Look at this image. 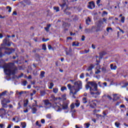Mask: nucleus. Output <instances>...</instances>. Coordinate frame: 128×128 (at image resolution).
<instances>
[{"instance_id": "f257e3e1", "label": "nucleus", "mask_w": 128, "mask_h": 128, "mask_svg": "<svg viewBox=\"0 0 128 128\" xmlns=\"http://www.w3.org/2000/svg\"><path fill=\"white\" fill-rule=\"evenodd\" d=\"M74 86H77L76 88L75 86H72V84H68L67 86L70 90V94H72L73 96L76 94V92H79L80 90H82V84L81 81H76L74 83Z\"/></svg>"}, {"instance_id": "f03ea898", "label": "nucleus", "mask_w": 128, "mask_h": 128, "mask_svg": "<svg viewBox=\"0 0 128 128\" xmlns=\"http://www.w3.org/2000/svg\"><path fill=\"white\" fill-rule=\"evenodd\" d=\"M8 67L9 68L4 69V72L5 74H6L7 76H10L12 74L13 76H14V74H16V72L18 70V68H16L12 70V68L10 65L8 66Z\"/></svg>"}, {"instance_id": "7ed1b4c3", "label": "nucleus", "mask_w": 128, "mask_h": 128, "mask_svg": "<svg viewBox=\"0 0 128 128\" xmlns=\"http://www.w3.org/2000/svg\"><path fill=\"white\" fill-rule=\"evenodd\" d=\"M88 84H90L92 87H90V92L93 90L94 92H96L98 90V84L96 82H88Z\"/></svg>"}, {"instance_id": "20e7f679", "label": "nucleus", "mask_w": 128, "mask_h": 128, "mask_svg": "<svg viewBox=\"0 0 128 128\" xmlns=\"http://www.w3.org/2000/svg\"><path fill=\"white\" fill-rule=\"evenodd\" d=\"M104 26H102V25L97 24L96 30V26H93L92 28V32H102V30Z\"/></svg>"}, {"instance_id": "39448f33", "label": "nucleus", "mask_w": 128, "mask_h": 128, "mask_svg": "<svg viewBox=\"0 0 128 128\" xmlns=\"http://www.w3.org/2000/svg\"><path fill=\"white\" fill-rule=\"evenodd\" d=\"M88 4V8H90V10H92V8H96V4H94V1L90 2Z\"/></svg>"}, {"instance_id": "423d86ee", "label": "nucleus", "mask_w": 128, "mask_h": 128, "mask_svg": "<svg viewBox=\"0 0 128 128\" xmlns=\"http://www.w3.org/2000/svg\"><path fill=\"white\" fill-rule=\"evenodd\" d=\"M6 50H8V51L6 52V54H8V56H10V54H12L14 52L16 51V50L14 48H6Z\"/></svg>"}, {"instance_id": "0eeeda50", "label": "nucleus", "mask_w": 128, "mask_h": 128, "mask_svg": "<svg viewBox=\"0 0 128 128\" xmlns=\"http://www.w3.org/2000/svg\"><path fill=\"white\" fill-rule=\"evenodd\" d=\"M70 8L67 7L66 9L64 10V14H66V16H70L72 14L71 12H70Z\"/></svg>"}, {"instance_id": "6e6552de", "label": "nucleus", "mask_w": 128, "mask_h": 128, "mask_svg": "<svg viewBox=\"0 0 128 128\" xmlns=\"http://www.w3.org/2000/svg\"><path fill=\"white\" fill-rule=\"evenodd\" d=\"M68 2V0H62V4H60V6H61L62 10L64 6H66V8H68V5L66 4Z\"/></svg>"}, {"instance_id": "1a4fd4ad", "label": "nucleus", "mask_w": 128, "mask_h": 128, "mask_svg": "<svg viewBox=\"0 0 128 128\" xmlns=\"http://www.w3.org/2000/svg\"><path fill=\"white\" fill-rule=\"evenodd\" d=\"M7 44H8V40L6 38L3 40V43L1 44V46L2 47H0V50H2L4 48V47L6 46Z\"/></svg>"}, {"instance_id": "9d476101", "label": "nucleus", "mask_w": 128, "mask_h": 128, "mask_svg": "<svg viewBox=\"0 0 128 128\" xmlns=\"http://www.w3.org/2000/svg\"><path fill=\"white\" fill-rule=\"evenodd\" d=\"M43 102L46 106H52V103L50 102V101L48 100H44Z\"/></svg>"}, {"instance_id": "9b49d317", "label": "nucleus", "mask_w": 128, "mask_h": 128, "mask_svg": "<svg viewBox=\"0 0 128 128\" xmlns=\"http://www.w3.org/2000/svg\"><path fill=\"white\" fill-rule=\"evenodd\" d=\"M6 114H8V112H6V110L4 108H0V114L6 115Z\"/></svg>"}, {"instance_id": "f8f14e48", "label": "nucleus", "mask_w": 128, "mask_h": 128, "mask_svg": "<svg viewBox=\"0 0 128 128\" xmlns=\"http://www.w3.org/2000/svg\"><path fill=\"white\" fill-rule=\"evenodd\" d=\"M118 100H120V96H118L117 94H114L112 100L114 101Z\"/></svg>"}, {"instance_id": "ddd939ff", "label": "nucleus", "mask_w": 128, "mask_h": 128, "mask_svg": "<svg viewBox=\"0 0 128 128\" xmlns=\"http://www.w3.org/2000/svg\"><path fill=\"white\" fill-rule=\"evenodd\" d=\"M106 52L104 51H103L101 52L100 53V58H102V57L104 56H106Z\"/></svg>"}, {"instance_id": "4468645a", "label": "nucleus", "mask_w": 128, "mask_h": 128, "mask_svg": "<svg viewBox=\"0 0 128 128\" xmlns=\"http://www.w3.org/2000/svg\"><path fill=\"white\" fill-rule=\"evenodd\" d=\"M62 108L63 110H67L68 109V103H64L63 104H62Z\"/></svg>"}, {"instance_id": "2eb2a0df", "label": "nucleus", "mask_w": 128, "mask_h": 128, "mask_svg": "<svg viewBox=\"0 0 128 128\" xmlns=\"http://www.w3.org/2000/svg\"><path fill=\"white\" fill-rule=\"evenodd\" d=\"M6 92H8L7 90H5L2 93H0V98H2V96H4L6 94Z\"/></svg>"}, {"instance_id": "dca6fc26", "label": "nucleus", "mask_w": 128, "mask_h": 128, "mask_svg": "<svg viewBox=\"0 0 128 128\" xmlns=\"http://www.w3.org/2000/svg\"><path fill=\"white\" fill-rule=\"evenodd\" d=\"M3 102H5V104H10V100H6V98H4L3 100H2Z\"/></svg>"}, {"instance_id": "f3484780", "label": "nucleus", "mask_w": 128, "mask_h": 128, "mask_svg": "<svg viewBox=\"0 0 128 128\" xmlns=\"http://www.w3.org/2000/svg\"><path fill=\"white\" fill-rule=\"evenodd\" d=\"M50 24H47V26L44 28L46 32H50Z\"/></svg>"}, {"instance_id": "a211bd4d", "label": "nucleus", "mask_w": 128, "mask_h": 128, "mask_svg": "<svg viewBox=\"0 0 128 128\" xmlns=\"http://www.w3.org/2000/svg\"><path fill=\"white\" fill-rule=\"evenodd\" d=\"M38 111V109L36 108H32V114H36V112Z\"/></svg>"}, {"instance_id": "6ab92c4d", "label": "nucleus", "mask_w": 128, "mask_h": 128, "mask_svg": "<svg viewBox=\"0 0 128 128\" xmlns=\"http://www.w3.org/2000/svg\"><path fill=\"white\" fill-rule=\"evenodd\" d=\"M94 68V66L92 64H91L87 69V70L88 72H90V70H92V69Z\"/></svg>"}, {"instance_id": "aec40b11", "label": "nucleus", "mask_w": 128, "mask_h": 128, "mask_svg": "<svg viewBox=\"0 0 128 128\" xmlns=\"http://www.w3.org/2000/svg\"><path fill=\"white\" fill-rule=\"evenodd\" d=\"M46 74V72L44 71H42L40 72V76L42 78H44V74Z\"/></svg>"}, {"instance_id": "412c9836", "label": "nucleus", "mask_w": 128, "mask_h": 128, "mask_svg": "<svg viewBox=\"0 0 128 128\" xmlns=\"http://www.w3.org/2000/svg\"><path fill=\"white\" fill-rule=\"evenodd\" d=\"M35 56L36 58H38V60H40V58H42V56H40V54H38V53H36L35 54Z\"/></svg>"}, {"instance_id": "4be33fe9", "label": "nucleus", "mask_w": 128, "mask_h": 128, "mask_svg": "<svg viewBox=\"0 0 128 128\" xmlns=\"http://www.w3.org/2000/svg\"><path fill=\"white\" fill-rule=\"evenodd\" d=\"M86 24H88H88H90V18H88L86 20Z\"/></svg>"}, {"instance_id": "5701e85b", "label": "nucleus", "mask_w": 128, "mask_h": 128, "mask_svg": "<svg viewBox=\"0 0 128 128\" xmlns=\"http://www.w3.org/2000/svg\"><path fill=\"white\" fill-rule=\"evenodd\" d=\"M58 88H53V92H54V94H58Z\"/></svg>"}, {"instance_id": "b1692460", "label": "nucleus", "mask_w": 128, "mask_h": 128, "mask_svg": "<svg viewBox=\"0 0 128 128\" xmlns=\"http://www.w3.org/2000/svg\"><path fill=\"white\" fill-rule=\"evenodd\" d=\"M102 72H104V74H106V72H108V71L106 70V68L104 67H102Z\"/></svg>"}, {"instance_id": "393cba45", "label": "nucleus", "mask_w": 128, "mask_h": 128, "mask_svg": "<svg viewBox=\"0 0 128 128\" xmlns=\"http://www.w3.org/2000/svg\"><path fill=\"white\" fill-rule=\"evenodd\" d=\"M75 106H76V108H78V106H80V102H78V100H76Z\"/></svg>"}, {"instance_id": "a878e982", "label": "nucleus", "mask_w": 128, "mask_h": 128, "mask_svg": "<svg viewBox=\"0 0 128 128\" xmlns=\"http://www.w3.org/2000/svg\"><path fill=\"white\" fill-rule=\"evenodd\" d=\"M42 50H46V44H43L42 46Z\"/></svg>"}, {"instance_id": "bb28decb", "label": "nucleus", "mask_w": 128, "mask_h": 128, "mask_svg": "<svg viewBox=\"0 0 128 128\" xmlns=\"http://www.w3.org/2000/svg\"><path fill=\"white\" fill-rule=\"evenodd\" d=\"M2 104L3 108H7L6 104L4 102H2Z\"/></svg>"}, {"instance_id": "cd10ccee", "label": "nucleus", "mask_w": 128, "mask_h": 128, "mask_svg": "<svg viewBox=\"0 0 128 128\" xmlns=\"http://www.w3.org/2000/svg\"><path fill=\"white\" fill-rule=\"evenodd\" d=\"M21 124L22 126V128H25L26 126V124L25 122H22Z\"/></svg>"}, {"instance_id": "c85d7f7f", "label": "nucleus", "mask_w": 128, "mask_h": 128, "mask_svg": "<svg viewBox=\"0 0 128 128\" xmlns=\"http://www.w3.org/2000/svg\"><path fill=\"white\" fill-rule=\"evenodd\" d=\"M82 102H83V104H86V102H88V100H86V98H82Z\"/></svg>"}, {"instance_id": "c756f323", "label": "nucleus", "mask_w": 128, "mask_h": 128, "mask_svg": "<svg viewBox=\"0 0 128 128\" xmlns=\"http://www.w3.org/2000/svg\"><path fill=\"white\" fill-rule=\"evenodd\" d=\"M22 84L24 86H26V84H28V81L26 80H24L22 82Z\"/></svg>"}, {"instance_id": "7c9ffc66", "label": "nucleus", "mask_w": 128, "mask_h": 128, "mask_svg": "<svg viewBox=\"0 0 128 128\" xmlns=\"http://www.w3.org/2000/svg\"><path fill=\"white\" fill-rule=\"evenodd\" d=\"M98 24H100V26H102V24H104V21L102 20H100L98 22Z\"/></svg>"}, {"instance_id": "2f4dec72", "label": "nucleus", "mask_w": 128, "mask_h": 128, "mask_svg": "<svg viewBox=\"0 0 128 128\" xmlns=\"http://www.w3.org/2000/svg\"><path fill=\"white\" fill-rule=\"evenodd\" d=\"M6 8L8 9V12H12V7L10 6H6Z\"/></svg>"}, {"instance_id": "473e14b6", "label": "nucleus", "mask_w": 128, "mask_h": 128, "mask_svg": "<svg viewBox=\"0 0 128 128\" xmlns=\"http://www.w3.org/2000/svg\"><path fill=\"white\" fill-rule=\"evenodd\" d=\"M55 108H58L57 112H60V110H61V108H60V106H55Z\"/></svg>"}, {"instance_id": "72a5a7b5", "label": "nucleus", "mask_w": 128, "mask_h": 128, "mask_svg": "<svg viewBox=\"0 0 128 128\" xmlns=\"http://www.w3.org/2000/svg\"><path fill=\"white\" fill-rule=\"evenodd\" d=\"M54 10H56V12H60V8L58 7H54Z\"/></svg>"}, {"instance_id": "f704fd0d", "label": "nucleus", "mask_w": 128, "mask_h": 128, "mask_svg": "<svg viewBox=\"0 0 128 128\" xmlns=\"http://www.w3.org/2000/svg\"><path fill=\"white\" fill-rule=\"evenodd\" d=\"M86 34H90V29H85Z\"/></svg>"}, {"instance_id": "c9c22d12", "label": "nucleus", "mask_w": 128, "mask_h": 128, "mask_svg": "<svg viewBox=\"0 0 128 128\" xmlns=\"http://www.w3.org/2000/svg\"><path fill=\"white\" fill-rule=\"evenodd\" d=\"M51 98H52V100H58V98H56V97L54 96V95H52L51 96Z\"/></svg>"}, {"instance_id": "e433bc0d", "label": "nucleus", "mask_w": 128, "mask_h": 128, "mask_svg": "<svg viewBox=\"0 0 128 128\" xmlns=\"http://www.w3.org/2000/svg\"><path fill=\"white\" fill-rule=\"evenodd\" d=\"M28 104V100H26V102L24 103V108H26Z\"/></svg>"}, {"instance_id": "4c0bfd02", "label": "nucleus", "mask_w": 128, "mask_h": 128, "mask_svg": "<svg viewBox=\"0 0 128 128\" xmlns=\"http://www.w3.org/2000/svg\"><path fill=\"white\" fill-rule=\"evenodd\" d=\"M115 126L116 128H120V124L118 122H115Z\"/></svg>"}, {"instance_id": "58836bf2", "label": "nucleus", "mask_w": 128, "mask_h": 128, "mask_svg": "<svg viewBox=\"0 0 128 128\" xmlns=\"http://www.w3.org/2000/svg\"><path fill=\"white\" fill-rule=\"evenodd\" d=\"M40 94L42 96H44V94H46V92L44 91H40Z\"/></svg>"}, {"instance_id": "ea45409f", "label": "nucleus", "mask_w": 128, "mask_h": 128, "mask_svg": "<svg viewBox=\"0 0 128 128\" xmlns=\"http://www.w3.org/2000/svg\"><path fill=\"white\" fill-rule=\"evenodd\" d=\"M71 110H74V104L72 103V104L70 106Z\"/></svg>"}, {"instance_id": "a19ab883", "label": "nucleus", "mask_w": 128, "mask_h": 128, "mask_svg": "<svg viewBox=\"0 0 128 128\" xmlns=\"http://www.w3.org/2000/svg\"><path fill=\"white\" fill-rule=\"evenodd\" d=\"M24 2H25V4H30V2L28 1V0H24Z\"/></svg>"}, {"instance_id": "79ce46f5", "label": "nucleus", "mask_w": 128, "mask_h": 128, "mask_svg": "<svg viewBox=\"0 0 128 128\" xmlns=\"http://www.w3.org/2000/svg\"><path fill=\"white\" fill-rule=\"evenodd\" d=\"M47 118H49L50 120L52 118V115L50 114H48L46 116Z\"/></svg>"}, {"instance_id": "37998d69", "label": "nucleus", "mask_w": 128, "mask_h": 128, "mask_svg": "<svg viewBox=\"0 0 128 128\" xmlns=\"http://www.w3.org/2000/svg\"><path fill=\"white\" fill-rule=\"evenodd\" d=\"M64 90H66V87L63 86V87L61 88V91L64 92Z\"/></svg>"}, {"instance_id": "c03bdc74", "label": "nucleus", "mask_w": 128, "mask_h": 128, "mask_svg": "<svg viewBox=\"0 0 128 128\" xmlns=\"http://www.w3.org/2000/svg\"><path fill=\"white\" fill-rule=\"evenodd\" d=\"M48 40H50V38H42V41L44 42H48Z\"/></svg>"}, {"instance_id": "a18cd8bd", "label": "nucleus", "mask_w": 128, "mask_h": 128, "mask_svg": "<svg viewBox=\"0 0 128 128\" xmlns=\"http://www.w3.org/2000/svg\"><path fill=\"white\" fill-rule=\"evenodd\" d=\"M96 118H98V116H100V118H104V116L102 114H96Z\"/></svg>"}, {"instance_id": "49530a36", "label": "nucleus", "mask_w": 128, "mask_h": 128, "mask_svg": "<svg viewBox=\"0 0 128 128\" xmlns=\"http://www.w3.org/2000/svg\"><path fill=\"white\" fill-rule=\"evenodd\" d=\"M121 22L124 24V16H122L121 18Z\"/></svg>"}, {"instance_id": "de8ad7c7", "label": "nucleus", "mask_w": 128, "mask_h": 128, "mask_svg": "<svg viewBox=\"0 0 128 128\" xmlns=\"http://www.w3.org/2000/svg\"><path fill=\"white\" fill-rule=\"evenodd\" d=\"M112 30V28H106V32H110V30Z\"/></svg>"}, {"instance_id": "09e8293b", "label": "nucleus", "mask_w": 128, "mask_h": 128, "mask_svg": "<svg viewBox=\"0 0 128 128\" xmlns=\"http://www.w3.org/2000/svg\"><path fill=\"white\" fill-rule=\"evenodd\" d=\"M84 78V74L82 73L80 75V78Z\"/></svg>"}, {"instance_id": "8fccbe9b", "label": "nucleus", "mask_w": 128, "mask_h": 128, "mask_svg": "<svg viewBox=\"0 0 128 128\" xmlns=\"http://www.w3.org/2000/svg\"><path fill=\"white\" fill-rule=\"evenodd\" d=\"M39 124V123H38V121H36V126H39L40 128V127L42 126V124Z\"/></svg>"}, {"instance_id": "3c124183", "label": "nucleus", "mask_w": 128, "mask_h": 128, "mask_svg": "<svg viewBox=\"0 0 128 128\" xmlns=\"http://www.w3.org/2000/svg\"><path fill=\"white\" fill-rule=\"evenodd\" d=\"M84 124L85 126H86V128H89L90 126V123H86Z\"/></svg>"}, {"instance_id": "603ef678", "label": "nucleus", "mask_w": 128, "mask_h": 128, "mask_svg": "<svg viewBox=\"0 0 128 128\" xmlns=\"http://www.w3.org/2000/svg\"><path fill=\"white\" fill-rule=\"evenodd\" d=\"M86 90H88V88H90V85L86 84Z\"/></svg>"}, {"instance_id": "864d4df0", "label": "nucleus", "mask_w": 128, "mask_h": 128, "mask_svg": "<svg viewBox=\"0 0 128 128\" xmlns=\"http://www.w3.org/2000/svg\"><path fill=\"white\" fill-rule=\"evenodd\" d=\"M100 70H97L95 72V74H100Z\"/></svg>"}, {"instance_id": "5fc2aeb1", "label": "nucleus", "mask_w": 128, "mask_h": 128, "mask_svg": "<svg viewBox=\"0 0 128 128\" xmlns=\"http://www.w3.org/2000/svg\"><path fill=\"white\" fill-rule=\"evenodd\" d=\"M85 38H86V36H82V42H84Z\"/></svg>"}, {"instance_id": "6e6d98bb", "label": "nucleus", "mask_w": 128, "mask_h": 128, "mask_svg": "<svg viewBox=\"0 0 128 128\" xmlns=\"http://www.w3.org/2000/svg\"><path fill=\"white\" fill-rule=\"evenodd\" d=\"M106 97L108 98V100H112V97L110 96V95H108L106 96Z\"/></svg>"}, {"instance_id": "4d7b16f0", "label": "nucleus", "mask_w": 128, "mask_h": 128, "mask_svg": "<svg viewBox=\"0 0 128 128\" xmlns=\"http://www.w3.org/2000/svg\"><path fill=\"white\" fill-rule=\"evenodd\" d=\"M18 14L16 11H14L12 13V16H17Z\"/></svg>"}, {"instance_id": "13d9d810", "label": "nucleus", "mask_w": 128, "mask_h": 128, "mask_svg": "<svg viewBox=\"0 0 128 128\" xmlns=\"http://www.w3.org/2000/svg\"><path fill=\"white\" fill-rule=\"evenodd\" d=\"M94 94H96V96H100V92H95Z\"/></svg>"}, {"instance_id": "bf43d9fd", "label": "nucleus", "mask_w": 128, "mask_h": 128, "mask_svg": "<svg viewBox=\"0 0 128 128\" xmlns=\"http://www.w3.org/2000/svg\"><path fill=\"white\" fill-rule=\"evenodd\" d=\"M24 94V91H21L20 92H19V94L20 96H22V94Z\"/></svg>"}, {"instance_id": "052dcab7", "label": "nucleus", "mask_w": 128, "mask_h": 128, "mask_svg": "<svg viewBox=\"0 0 128 128\" xmlns=\"http://www.w3.org/2000/svg\"><path fill=\"white\" fill-rule=\"evenodd\" d=\"M118 29H119V30H120V32H122V34H124V32L122 30L120 29V28H118Z\"/></svg>"}, {"instance_id": "680f3d73", "label": "nucleus", "mask_w": 128, "mask_h": 128, "mask_svg": "<svg viewBox=\"0 0 128 128\" xmlns=\"http://www.w3.org/2000/svg\"><path fill=\"white\" fill-rule=\"evenodd\" d=\"M45 122H46V121L44 120V119L41 120L42 124H44Z\"/></svg>"}, {"instance_id": "e2e57ef3", "label": "nucleus", "mask_w": 128, "mask_h": 128, "mask_svg": "<svg viewBox=\"0 0 128 128\" xmlns=\"http://www.w3.org/2000/svg\"><path fill=\"white\" fill-rule=\"evenodd\" d=\"M105 22V24H106V18H103V22Z\"/></svg>"}, {"instance_id": "0e129e2a", "label": "nucleus", "mask_w": 128, "mask_h": 128, "mask_svg": "<svg viewBox=\"0 0 128 128\" xmlns=\"http://www.w3.org/2000/svg\"><path fill=\"white\" fill-rule=\"evenodd\" d=\"M102 114H104L103 116H104H104H106V112L104 111Z\"/></svg>"}, {"instance_id": "69168bd1", "label": "nucleus", "mask_w": 128, "mask_h": 128, "mask_svg": "<svg viewBox=\"0 0 128 128\" xmlns=\"http://www.w3.org/2000/svg\"><path fill=\"white\" fill-rule=\"evenodd\" d=\"M20 122V119L18 118V117L17 118V121H16V122Z\"/></svg>"}, {"instance_id": "338daca9", "label": "nucleus", "mask_w": 128, "mask_h": 128, "mask_svg": "<svg viewBox=\"0 0 128 128\" xmlns=\"http://www.w3.org/2000/svg\"><path fill=\"white\" fill-rule=\"evenodd\" d=\"M6 46H10V42H8Z\"/></svg>"}, {"instance_id": "774afa93", "label": "nucleus", "mask_w": 128, "mask_h": 128, "mask_svg": "<svg viewBox=\"0 0 128 128\" xmlns=\"http://www.w3.org/2000/svg\"><path fill=\"white\" fill-rule=\"evenodd\" d=\"M103 14H108V12H106V11H104L103 12Z\"/></svg>"}]
</instances>
